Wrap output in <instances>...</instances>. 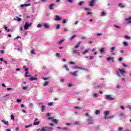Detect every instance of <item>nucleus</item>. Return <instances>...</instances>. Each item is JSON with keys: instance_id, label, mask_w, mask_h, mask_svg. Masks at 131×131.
<instances>
[{"instance_id": "1", "label": "nucleus", "mask_w": 131, "mask_h": 131, "mask_svg": "<svg viewBox=\"0 0 131 131\" xmlns=\"http://www.w3.org/2000/svg\"><path fill=\"white\" fill-rule=\"evenodd\" d=\"M104 98L105 100H108L109 101H114L115 100V98L112 95H104Z\"/></svg>"}, {"instance_id": "2", "label": "nucleus", "mask_w": 131, "mask_h": 131, "mask_svg": "<svg viewBox=\"0 0 131 131\" xmlns=\"http://www.w3.org/2000/svg\"><path fill=\"white\" fill-rule=\"evenodd\" d=\"M116 72L117 75L118 76H119V77H121V76L120 75V73H121V74H122V75H123V74H124V73H125V71H124V69L121 70V69H118V70H117V71H116Z\"/></svg>"}, {"instance_id": "3", "label": "nucleus", "mask_w": 131, "mask_h": 131, "mask_svg": "<svg viewBox=\"0 0 131 131\" xmlns=\"http://www.w3.org/2000/svg\"><path fill=\"white\" fill-rule=\"evenodd\" d=\"M87 121H88V125H93L95 124V123L94 122V117H89V118L87 119Z\"/></svg>"}, {"instance_id": "4", "label": "nucleus", "mask_w": 131, "mask_h": 131, "mask_svg": "<svg viewBox=\"0 0 131 131\" xmlns=\"http://www.w3.org/2000/svg\"><path fill=\"white\" fill-rule=\"evenodd\" d=\"M31 25H32V23H29V22L28 21L26 22L24 26V29H25V30L28 29V28H29V27H30Z\"/></svg>"}, {"instance_id": "5", "label": "nucleus", "mask_w": 131, "mask_h": 131, "mask_svg": "<svg viewBox=\"0 0 131 131\" xmlns=\"http://www.w3.org/2000/svg\"><path fill=\"white\" fill-rule=\"evenodd\" d=\"M116 49V47H112L110 48V53H111L112 55H115V52H114V51H115Z\"/></svg>"}, {"instance_id": "6", "label": "nucleus", "mask_w": 131, "mask_h": 131, "mask_svg": "<svg viewBox=\"0 0 131 131\" xmlns=\"http://www.w3.org/2000/svg\"><path fill=\"white\" fill-rule=\"evenodd\" d=\"M97 3V0L90 1L89 6L90 7H94V5Z\"/></svg>"}, {"instance_id": "7", "label": "nucleus", "mask_w": 131, "mask_h": 131, "mask_svg": "<svg viewBox=\"0 0 131 131\" xmlns=\"http://www.w3.org/2000/svg\"><path fill=\"white\" fill-rule=\"evenodd\" d=\"M73 53L75 54V55H77V56L80 55V52H79V50L75 49L73 51Z\"/></svg>"}, {"instance_id": "8", "label": "nucleus", "mask_w": 131, "mask_h": 131, "mask_svg": "<svg viewBox=\"0 0 131 131\" xmlns=\"http://www.w3.org/2000/svg\"><path fill=\"white\" fill-rule=\"evenodd\" d=\"M104 119H108V117L107 116L110 114V112L109 111H105L104 113Z\"/></svg>"}, {"instance_id": "9", "label": "nucleus", "mask_w": 131, "mask_h": 131, "mask_svg": "<svg viewBox=\"0 0 131 131\" xmlns=\"http://www.w3.org/2000/svg\"><path fill=\"white\" fill-rule=\"evenodd\" d=\"M56 6V4L55 3L51 4L49 6V9L50 10H54V7Z\"/></svg>"}, {"instance_id": "10", "label": "nucleus", "mask_w": 131, "mask_h": 131, "mask_svg": "<svg viewBox=\"0 0 131 131\" xmlns=\"http://www.w3.org/2000/svg\"><path fill=\"white\" fill-rule=\"evenodd\" d=\"M60 20H62V17L59 16L58 15H56L55 16V21H60Z\"/></svg>"}, {"instance_id": "11", "label": "nucleus", "mask_w": 131, "mask_h": 131, "mask_svg": "<svg viewBox=\"0 0 131 131\" xmlns=\"http://www.w3.org/2000/svg\"><path fill=\"white\" fill-rule=\"evenodd\" d=\"M125 21H126L128 24H131V16L129 18H126Z\"/></svg>"}, {"instance_id": "12", "label": "nucleus", "mask_w": 131, "mask_h": 131, "mask_svg": "<svg viewBox=\"0 0 131 131\" xmlns=\"http://www.w3.org/2000/svg\"><path fill=\"white\" fill-rule=\"evenodd\" d=\"M78 72V71L74 72L73 73H71V75H73V76H78V75H77V73Z\"/></svg>"}, {"instance_id": "13", "label": "nucleus", "mask_w": 131, "mask_h": 131, "mask_svg": "<svg viewBox=\"0 0 131 131\" xmlns=\"http://www.w3.org/2000/svg\"><path fill=\"white\" fill-rule=\"evenodd\" d=\"M90 52V49H87L85 50L84 51H83L82 54H83V55H86V54H89Z\"/></svg>"}, {"instance_id": "14", "label": "nucleus", "mask_w": 131, "mask_h": 131, "mask_svg": "<svg viewBox=\"0 0 131 131\" xmlns=\"http://www.w3.org/2000/svg\"><path fill=\"white\" fill-rule=\"evenodd\" d=\"M44 27L46 29H49V28H50V25H49V24H44Z\"/></svg>"}, {"instance_id": "15", "label": "nucleus", "mask_w": 131, "mask_h": 131, "mask_svg": "<svg viewBox=\"0 0 131 131\" xmlns=\"http://www.w3.org/2000/svg\"><path fill=\"white\" fill-rule=\"evenodd\" d=\"M31 4H24V5H21L20 6V8H23V7H29V6H31Z\"/></svg>"}, {"instance_id": "16", "label": "nucleus", "mask_w": 131, "mask_h": 131, "mask_svg": "<svg viewBox=\"0 0 131 131\" xmlns=\"http://www.w3.org/2000/svg\"><path fill=\"white\" fill-rule=\"evenodd\" d=\"M100 113H101V111H100V110H97L96 111L95 114L96 115H100Z\"/></svg>"}, {"instance_id": "17", "label": "nucleus", "mask_w": 131, "mask_h": 131, "mask_svg": "<svg viewBox=\"0 0 131 131\" xmlns=\"http://www.w3.org/2000/svg\"><path fill=\"white\" fill-rule=\"evenodd\" d=\"M81 123H80V121H77L75 123H74L73 125H80Z\"/></svg>"}, {"instance_id": "18", "label": "nucleus", "mask_w": 131, "mask_h": 131, "mask_svg": "<svg viewBox=\"0 0 131 131\" xmlns=\"http://www.w3.org/2000/svg\"><path fill=\"white\" fill-rule=\"evenodd\" d=\"M80 43H81V41H79L78 43H77V45L75 46V49H78V48H79V46H80Z\"/></svg>"}, {"instance_id": "19", "label": "nucleus", "mask_w": 131, "mask_h": 131, "mask_svg": "<svg viewBox=\"0 0 131 131\" xmlns=\"http://www.w3.org/2000/svg\"><path fill=\"white\" fill-rule=\"evenodd\" d=\"M123 45L124 47H128V43L126 41H123Z\"/></svg>"}, {"instance_id": "20", "label": "nucleus", "mask_w": 131, "mask_h": 131, "mask_svg": "<svg viewBox=\"0 0 131 131\" xmlns=\"http://www.w3.org/2000/svg\"><path fill=\"white\" fill-rule=\"evenodd\" d=\"M46 106L45 105H42L41 110V112H45V109H46Z\"/></svg>"}, {"instance_id": "21", "label": "nucleus", "mask_w": 131, "mask_h": 131, "mask_svg": "<svg viewBox=\"0 0 131 131\" xmlns=\"http://www.w3.org/2000/svg\"><path fill=\"white\" fill-rule=\"evenodd\" d=\"M105 48H102L100 50L101 54H103V53L105 52Z\"/></svg>"}, {"instance_id": "22", "label": "nucleus", "mask_w": 131, "mask_h": 131, "mask_svg": "<svg viewBox=\"0 0 131 131\" xmlns=\"http://www.w3.org/2000/svg\"><path fill=\"white\" fill-rule=\"evenodd\" d=\"M119 116H120V117H125V114L124 113H121Z\"/></svg>"}, {"instance_id": "23", "label": "nucleus", "mask_w": 131, "mask_h": 131, "mask_svg": "<svg viewBox=\"0 0 131 131\" xmlns=\"http://www.w3.org/2000/svg\"><path fill=\"white\" fill-rule=\"evenodd\" d=\"M53 130V128L50 127H47L46 131H52Z\"/></svg>"}, {"instance_id": "24", "label": "nucleus", "mask_w": 131, "mask_h": 131, "mask_svg": "<svg viewBox=\"0 0 131 131\" xmlns=\"http://www.w3.org/2000/svg\"><path fill=\"white\" fill-rule=\"evenodd\" d=\"M58 120L56 119H52V122H54V123H56V124H57V123H58Z\"/></svg>"}, {"instance_id": "25", "label": "nucleus", "mask_w": 131, "mask_h": 131, "mask_svg": "<svg viewBox=\"0 0 131 131\" xmlns=\"http://www.w3.org/2000/svg\"><path fill=\"white\" fill-rule=\"evenodd\" d=\"M118 7H120L121 8H125V6L123 5H122V3L119 4L118 5Z\"/></svg>"}, {"instance_id": "26", "label": "nucleus", "mask_w": 131, "mask_h": 131, "mask_svg": "<svg viewBox=\"0 0 131 131\" xmlns=\"http://www.w3.org/2000/svg\"><path fill=\"white\" fill-rule=\"evenodd\" d=\"M114 27H115V28H117V29H120L121 28V27L116 25H114Z\"/></svg>"}, {"instance_id": "27", "label": "nucleus", "mask_w": 131, "mask_h": 131, "mask_svg": "<svg viewBox=\"0 0 131 131\" xmlns=\"http://www.w3.org/2000/svg\"><path fill=\"white\" fill-rule=\"evenodd\" d=\"M28 73H29L28 72H25V76H26V77H30L31 76V75H28Z\"/></svg>"}, {"instance_id": "28", "label": "nucleus", "mask_w": 131, "mask_h": 131, "mask_svg": "<svg viewBox=\"0 0 131 131\" xmlns=\"http://www.w3.org/2000/svg\"><path fill=\"white\" fill-rule=\"evenodd\" d=\"M2 122H3V123H4L5 124H6V125H9V122L8 121H5V120H2Z\"/></svg>"}, {"instance_id": "29", "label": "nucleus", "mask_w": 131, "mask_h": 131, "mask_svg": "<svg viewBox=\"0 0 131 131\" xmlns=\"http://www.w3.org/2000/svg\"><path fill=\"white\" fill-rule=\"evenodd\" d=\"M40 121L34 122L33 123V125H38L39 124Z\"/></svg>"}, {"instance_id": "30", "label": "nucleus", "mask_w": 131, "mask_h": 131, "mask_svg": "<svg viewBox=\"0 0 131 131\" xmlns=\"http://www.w3.org/2000/svg\"><path fill=\"white\" fill-rule=\"evenodd\" d=\"M30 126H32V124H30L29 125H27L25 126L26 128H28V127H30Z\"/></svg>"}, {"instance_id": "31", "label": "nucleus", "mask_w": 131, "mask_h": 131, "mask_svg": "<svg viewBox=\"0 0 131 131\" xmlns=\"http://www.w3.org/2000/svg\"><path fill=\"white\" fill-rule=\"evenodd\" d=\"M49 81H46L44 84H43V86H47V85H49Z\"/></svg>"}, {"instance_id": "32", "label": "nucleus", "mask_w": 131, "mask_h": 131, "mask_svg": "<svg viewBox=\"0 0 131 131\" xmlns=\"http://www.w3.org/2000/svg\"><path fill=\"white\" fill-rule=\"evenodd\" d=\"M63 68H66L67 71H69V68H68V66L67 64L64 66Z\"/></svg>"}, {"instance_id": "33", "label": "nucleus", "mask_w": 131, "mask_h": 131, "mask_svg": "<svg viewBox=\"0 0 131 131\" xmlns=\"http://www.w3.org/2000/svg\"><path fill=\"white\" fill-rule=\"evenodd\" d=\"M23 69H25V72H28L29 69L28 68H26V66H24L23 67Z\"/></svg>"}, {"instance_id": "34", "label": "nucleus", "mask_w": 131, "mask_h": 131, "mask_svg": "<svg viewBox=\"0 0 131 131\" xmlns=\"http://www.w3.org/2000/svg\"><path fill=\"white\" fill-rule=\"evenodd\" d=\"M16 20L18 21V22H20L22 20V18L17 17Z\"/></svg>"}, {"instance_id": "35", "label": "nucleus", "mask_w": 131, "mask_h": 131, "mask_svg": "<svg viewBox=\"0 0 131 131\" xmlns=\"http://www.w3.org/2000/svg\"><path fill=\"white\" fill-rule=\"evenodd\" d=\"M75 37H76V35H73L71 37L70 40H73V39L75 38Z\"/></svg>"}, {"instance_id": "36", "label": "nucleus", "mask_w": 131, "mask_h": 131, "mask_svg": "<svg viewBox=\"0 0 131 131\" xmlns=\"http://www.w3.org/2000/svg\"><path fill=\"white\" fill-rule=\"evenodd\" d=\"M63 30L66 32H68L69 31V29L67 28H63Z\"/></svg>"}, {"instance_id": "37", "label": "nucleus", "mask_w": 131, "mask_h": 131, "mask_svg": "<svg viewBox=\"0 0 131 131\" xmlns=\"http://www.w3.org/2000/svg\"><path fill=\"white\" fill-rule=\"evenodd\" d=\"M60 27H61V25L58 24L56 25V29H60Z\"/></svg>"}, {"instance_id": "38", "label": "nucleus", "mask_w": 131, "mask_h": 131, "mask_svg": "<svg viewBox=\"0 0 131 131\" xmlns=\"http://www.w3.org/2000/svg\"><path fill=\"white\" fill-rule=\"evenodd\" d=\"M84 3H85L84 1H82L79 3V6H82V5H83V4Z\"/></svg>"}, {"instance_id": "39", "label": "nucleus", "mask_w": 131, "mask_h": 131, "mask_svg": "<svg viewBox=\"0 0 131 131\" xmlns=\"http://www.w3.org/2000/svg\"><path fill=\"white\" fill-rule=\"evenodd\" d=\"M40 131H47V126L43 127Z\"/></svg>"}, {"instance_id": "40", "label": "nucleus", "mask_w": 131, "mask_h": 131, "mask_svg": "<svg viewBox=\"0 0 131 131\" xmlns=\"http://www.w3.org/2000/svg\"><path fill=\"white\" fill-rule=\"evenodd\" d=\"M125 38L126 39H130V37L129 36L126 35L124 36Z\"/></svg>"}, {"instance_id": "41", "label": "nucleus", "mask_w": 131, "mask_h": 131, "mask_svg": "<svg viewBox=\"0 0 131 131\" xmlns=\"http://www.w3.org/2000/svg\"><path fill=\"white\" fill-rule=\"evenodd\" d=\"M68 85V88H71V86H73V84L71 83H69Z\"/></svg>"}, {"instance_id": "42", "label": "nucleus", "mask_w": 131, "mask_h": 131, "mask_svg": "<svg viewBox=\"0 0 131 131\" xmlns=\"http://www.w3.org/2000/svg\"><path fill=\"white\" fill-rule=\"evenodd\" d=\"M122 64L123 65V67H124L125 68H126V67H128V66H127V64H126L124 63H122Z\"/></svg>"}, {"instance_id": "43", "label": "nucleus", "mask_w": 131, "mask_h": 131, "mask_svg": "<svg viewBox=\"0 0 131 131\" xmlns=\"http://www.w3.org/2000/svg\"><path fill=\"white\" fill-rule=\"evenodd\" d=\"M64 40H65V39H64L60 40L58 42L59 45H61V43H62V42H63V41H64Z\"/></svg>"}, {"instance_id": "44", "label": "nucleus", "mask_w": 131, "mask_h": 131, "mask_svg": "<svg viewBox=\"0 0 131 131\" xmlns=\"http://www.w3.org/2000/svg\"><path fill=\"white\" fill-rule=\"evenodd\" d=\"M11 119H12V120H14L15 119V116L13 115H11Z\"/></svg>"}, {"instance_id": "45", "label": "nucleus", "mask_w": 131, "mask_h": 131, "mask_svg": "<svg viewBox=\"0 0 131 131\" xmlns=\"http://www.w3.org/2000/svg\"><path fill=\"white\" fill-rule=\"evenodd\" d=\"M101 14H102L101 16H102V17L106 16V13H105V12H102Z\"/></svg>"}, {"instance_id": "46", "label": "nucleus", "mask_w": 131, "mask_h": 131, "mask_svg": "<svg viewBox=\"0 0 131 131\" xmlns=\"http://www.w3.org/2000/svg\"><path fill=\"white\" fill-rule=\"evenodd\" d=\"M75 109H79L80 110H81L82 108H81L80 106H76L75 107Z\"/></svg>"}, {"instance_id": "47", "label": "nucleus", "mask_w": 131, "mask_h": 131, "mask_svg": "<svg viewBox=\"0 0 131 131\" xmlns=\"http://www.w3.org/2000/svg\"><path fill=\"white\" fill-rule=\"evenodd\" d=\"M113 58V57H108V58L106 59V60H107V61H110V60H112Z\"/></svg>"}, {"instance_id": "48", "label": "nucleus", "mask_w": 131, "mask_h": 131, "mask_svg": "<svg viewBox=\"0 0 131 131\" xmlns=\"http://www.w3.org/2000/svg\"><path fill=\"white\" fill-rule=\"evenodd\" d=\"M80 70H84V71H86L88 70L87 69L83 68H80Z\"/></svg>"}, {"instance_id": "49", "label": "nucleus", "mask_w": 131, "mask_h": 131, "mask_svg": "<svg viewBox=\"0 0 131 131\" xmlns=\"http://www.w3.org/2000/svg\"><path fill=\"white\" fill-rule=\"evenodd\" d=\"M37 28H40L41 27H42V25L41 24H38L37 26Z\"/></svg>"}, {"instance_id": "50", "label": "nucleus", "mask_w": 131, "mask_h": 131, "mask_svg": "<svg viewBox=\"0 0 131 131\" xmlns=\"http://www.w3.org/2000/svg\"><path fill=\"white\" fill-rule=\"evenodd\" d=\"M67 2L70 3V4H72V3H73V0H67Z\"/></svg>"}, {"instance_id": "51", "label": "nucleus", "mask_w": 131, "mask_h": 131, "mask_svg": "<svg viewBox=\"0 0 131 131\" xmlns=\"http://www.w3.org/2000/svg\"><path fill=\"white\" fill-rule=\"evenodd\" d=\"M115 117V116H112L111 117H110L108 118V119H113Z\"/></svg>"}, {"instance_id": "52", "label": "nucleus", "mask_w": 131, "mask_h": 131, "mask_svg": "<svg viewBox=\"0 0 131 131\" xmlns=\"http://www.w3.org/2000/svg\"><path fill=\"white\" fill-rule=\"evenodd\" d=\"M70 64H71V65H75V62H73V61H70L69 62Z\"/></svg>"}, {"instance_id": "53", "label": "nucleus", "mask_w": 131, "mask_h": 131, "mask_svg": "<svg viewBox=\"0 0 131 131\" xmlns=\"http://www.w3.org/2000/svg\"><path fill=\"white\" fill-rule=\"evenodd\" d=\"M84 10L85 11H89V12H91V11H92L91 9H90V8H85Z\"/></svg>"}, {"instance_id": "54", "label": "nucleus", "mask_w": 131, "mask_h": 131, "mask_svg": "<svg viewBox=\"0 0 131 131\" xmlns=\"http://www.w3.org/2000/svg\"><path fill=\"white\" fill-rule=\"evenodd\" d=\"M22 102V100H21V99H17L16 100L17 103H19V102Z\"/></svg>"}, {"instance_id": "55", "label": "nucleus", "mask_w": 131, "mask_h": 131, "mask_svg": "<svg viewBox=\"0 0 131 131\" xmlns=\"http://www.w3.org/2000/svg\"><path fill=\"white\" fill-rule=\"evenodd\" d=\"M123 59V58L122 57H120L118 59V61L119 62H121L122 61V60Z\"/></svg>"}, {"instance_id": "56", "label": "nucleus", "mask_w": 131, "mask_h": 131, "mask_svg": "<svg viewBox=\"0 0 131 131\" xmlns=\"http://www.w3.org/2000/svg\"><path fill=\"white\" fill-rule=\"evenodd\" d=\"M41 2L42 3H47V2H49V0H41Z\"/></svg>"}, {"instance_id": "57", "label": "nucleus", "mask_w": 131, "mask_h": 131, "mask_svg": "<svg viewBox=\"0 0 131 131\" xmlns=\"http://www.w3.org/2000/svg\"><path fill=\"white\" fill-rule=\"evenodd\" d=\"M42 78V79H43V80H48V79H50V78H49V77H48V78L43 77Z\"/></svg>"}, {"instance_id": "58", "label": "nucleus", "mask_w": 131, "mask_h": 131, "mask_svg": "<svg viewBox=\"0 0 131 131\" xmlns=\"http://www.w3.org/2000/svg\"><path fill=\"white\" fill-rule=\"evenodd\" d=\"M75 69H79V70H80V67H78L77 66H76L75 67Z\"/></svg>"}, {"instance_id": "59", "label": "nucleus", "mask_w": 131, "mask_h": 131, "mask_svg": "<svg viewBox=\"0 0 131 131\" xmlns=\"http://www.w3.org/2000/svg\"><path fill=\"white\" fill-rule=\"evenodd\" d=\"M62 23H63V24H65L66 23H67V20H66V19H63V21H62Z\"/></svg>"}, {"instance_id": "60", "label": "nucleus", "mask_w": 131, "mask_h": 131, "mask_svg": "<svg viewBox=\"0 0 131 131\" xmlns=\"http://www.w3.org/2000/svg\"><path fill=\"white\" fill-rule=\"evenodd\" d=\"M121 109H122V110H124V109H125V107H124V106L123 105H121L120 107Z\"/></svg>"}, {"instance_id": "61", "label": "nucleus", "mask_w": 131, "mask_h": 131, "mask_svg": "<svg viewBox=\"0 0 131 131\" xmlns=\"http://www.w3.org/2000/svg\"><path fill=\"white\" fill-rule=\"evenodd\" d=\"M95 88H100V89H102V85H97V86H95Z\"/></svg>"}, {"instance_id": "62", "label": "nucleus", "mask_w": 131, "mask_h": 131, "mask_svg": "<svg viewBox=\"0 0 131 131\" xmlns=\"http://www.w3.org/2000/svg\"><path fill=\"white\" fill-rule=\"evenodd\" d=\"M48 106H53V102H49L48 103Z\"/></svg>"}, {"instance_id": "63", "label": "nucleus", "mask_w": 131, "mask_h": 131, "mask_svg": "<svg viewBox=\"0 0 131 131\" xmlns=\"http://www.w3.org/2000/svg\"><path fill=\"white\" fill-rule=\"evenodd\" d=\"M123 129V128H122V127H120V128H119L118 129V130H119V131H121V130H122Z\"/></svg>"}, {"instance_id": "64", "label": "nucleus", "mask_w": 131, "mask_h": 131, "mask_svg": "<svg viewBox=\"0 0 131 131\" xmlns=\"http://www.w3.org/2000/svg\"><path fill=\"white\" fill-rule=\"evenodd\" d=\"M94 58H95V57L91 56H90V60H93Z\"/></svg>"}]
</instances>
